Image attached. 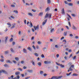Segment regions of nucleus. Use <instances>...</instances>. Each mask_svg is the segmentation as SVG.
I'll return each instance as SVG.
<instances>
[{
    "label": "nucleus",
    "instance_id": "13",
    "mask_svg": "<svg viewBox=\"0 0 79 79\" xmlns=\"http://www.w3.org/2000/svg\"><path fill=\"white\" fill-rule=\"evenodd\" d=\"M28 15L29 16H33V14H32L31 13H29Z\"/></svg>",
    "mask_w": 79,
    "mask_h": 79
},
{
    "label": "nucleus",
    "instance_id": "32",
    "mask_svg": "<svg viewBox=\"0 0 79 79\" xmlns=\"http://www.w3.org/2000/svg\"><path fill=\"white\" fill-rule=\"evenodd\" d=\"M11 77L13 78V75L11 76V77H9L8 78L9 79H11Z\"/></svg>",
    "mask_w": 79,
    "mask_h": 79
},
{
    "label": "nucleus",
    "instance_id": "61",
    "mask_svg": "<svg viewBox=\"0 0 79 79\" xmlns=\"http://www.w3.org/2000/svg\"><path fill=\"white\" fill-rule=\"evenodd\" d=\"M17 77L18 79H19V76L18 75Z\"/></svg>",
    "mask_w": 79,
    "mask_h": 79
},
{
    "label": "nucleus",
    "instance_id": "9",
    "mask_svg": "<svg viewBox=\"0 0 79 79\" xmlns=\"http://www.w3.org/2000/svg\"><path fill=\"white\" fill-rule=\"evenodd\" d=\"M19 72H16L15 73V75H19Z\"/></svg>",
    "mask_w": 79,
    "mask_h": 79
},
{
    "label": "nucleus",
    "instance_id": "57",
    "mask_svg": "<svg viewBox=\"0 0 79 79\" xmlns=\"http://www.w3.org/2000/svg\"><path fill=\"white\" fill-rule=\"evenodd\" d=\"M24 23L25 24H26V20L25 19L24 20Z\"/></svg>",
    "mask_w": 79,
    "mask_h": 79
},
{
    "label": "nucleus",
    "instance_id": "56",
    "mask_svg": "<svg viewBox=\"0 0 79 79\" xmlns=\"http://www.w3.org/2000/svg\"><path fill=\"white\" fill-rule=\"evenodd\" d=\"M56 58H58L59 57V54H57L56 55Z\"/></svg>",
    "mask_w": 79,
    "mask_h": 79
},
{
    "label": "nucleus",
    "instance_id": "20",
    "mask_svg": "<svg viewBox=\"0 0 79 79\" xmlns=\"http://www.w3.org/2000/svg\"><path fill=\"white\" fill-rule=\"evenodd\" d=\"M69 6H73V3H69Z\"/></svg>",
    "mask_w": 79,
    "mask_h": 79
},
{
    "label": "nucleus",
    "instance_id": "35",
    "mask_svg": "<svg viewBox=\"0 0 79 79\" xmlns=\"http://www.w3.org/2000/svg\"><path fill=\"white\" fill-rule=\"evenodd\" d=\"M69 24L70 27H71V22H69Z\"/></svg>",
    "mask_w": 79,
    "mask_h": 79
},
{
    "label": "nucleus",
    "instance_id": "16",
    "mask_svg": "<svg viewBox=\"0 0 79 79\" xmlns=\"http://www.w3.org/2000/svg\"><path fill=\"white\" fill-rule=\"evenodd\" d=\"M40 74L42 75L44 74V72L43 71H40Z\"/></svg>",
    "mask_w": 79,
    "mask_h": 79
},
{
    "label": "nucleus",
    "instance_id": "2",
    "mask_svg": "<svg viewBox=\"0 0 79 79\" xmlns=\"http://www.w3.org/2000/svg\"><path fill=\"white\" fill-rule=\"evenodd\" d=\"M3 73L5 74H8L6 72L3 70H2L1 71L0 70V74H1V73Z\"/></svg>",
    "mask_w": 79,
    "mask_h": 79
},
{
    "label": "nucleus",
    "instance_id": "22",
    "mask_svg": "<svg viewBox=\"0 0 79 79\" xmlns=\"http://www.w3.org/2000/svg\"><path fill=\"white\" fill-rule=\"evenodd\" d=\"M18 70V71H22V69H21V68H18L17 69Z\"/></svg>",
    "mask_w": 79,
    "mask_h": 79
},
{
    "label": "nucleus",
    "instance_id": "5",
    "mask_svg": "<svg viewBox=\"0 0 79 79\" xmlns=\"http://www.w3.org/2000/svg\"><path fill=\"white\" fill-rule=\"evenodd\" d=\"M47 19H46L44 21V22L43 23L42 25L43 26H44L45 24H46V23H47Z\"/></svg>",
    "mask_w": 79,
    "mask_h": 79
},
{
    "label": "nucleus",
    "instance_id": "12",
    "mask_svg": "<svg viewBox=\"0 0 79 79\" xmlns=\"http://www.w3.org/2000/svg\"><path fill=\"white\" fill-rule=\"evenodd\" d=\"M27 71L28 72H29V73H32V69H31V70L29 69V70H28Z\"/></svg>",
    "mask_w": 79,
    "mask_h": 79
},
{
    "label": "nucleus",
    "instance_id": "6",
    "mask_svg": "<svg viewBox=\"0 0 79 79\" xmlns=\"http://www.w3.org/2000/svg\"><path fill=\"white\" fill-rule=\"evenodd\" d=\"M15 25H16L15 23H14L12 24L13 26L11 27L10 29H11L13 28H15Z\"/></svg>",
    "mask_w": 79,
    "mask_h": 79
},
{
    "label": "nucleus",
    "instance_id": "34",
    "mask_svg": "<svg viewBox=\"0 0 79 79\" xmlns=\"http://www.w3.org/2000/svg\"><path fill=\"white\" fill-rule=\"evenodd\" d=\"M11 18H12V19H14L15 18V17L13 16V15H11L10 16Z\"/></svg>",
    "mask_w": 79,
    "mask_h": 79
},
{
    "label": "nucleus",
    "instance_id": "41",
    "mask_svg": "<svg viewBox=\"0 0 79 79\" xmlns=\"http://www.w3.org/2000/svg\"><path fill=\"white\" fill-rule=\"evenodd\" d=\"M56 64L57 65H58V66H60V64L58 63L57 62H56Z\"/></svg>",
    "mask_w": 79,
    "mask_h": 79
},
{
    "label": "nucleus",
    "instance_id": "64",
    "mask_svg": "<svg viewBox=\"0 0 79 79\" xmlns=\"http://www.w3.org/2000/svg\"><path fill=\"white\" fill-rule=\"evenodd\" d=\"M68 51H69V52H71V49L69 50Z\"/></svg>",
    "mask_w": 79,
    "mask_h": 79
},
{
    "label": "nucleus",
    "instance_id": "33",
    "mask_svg": "<svg viewBox=\"0 0 79 79\" xmlns=\"http://www.w3.org/2000/svg\"><path fill=\"white\" fill-rule=\"evenodd\" d=\"M27 49L30 51H31V48H30V47H28L27 48Z\"/></svg>",
    "mask_w": 79,
    "mask_h": 79
},
{
    "label": "nucleus",
    "instance_id": "37",
    "mask_svg": "<svg viewBox=\"0 0 79 79\" xmlns=\"http://www.w3.org/2000/svg\"><path fill=\"white\" fill-rule=\"evenodd\" d=\"M74 65H72L71 66V67L72 68H73V69L74 68Z\"/></svg>",
    "mask_w": 79,
    "mask_h": 79
},
{
    "label": "nucleus",
    "instance_id": "4",
    "mask_svg": "<svg viewBox=\"0 0 79 79\" xmlns=\"http://www.w3.org/2000/svg\"><path fill=\"white\" fill-rule=\"evenodd\" d=\"M51 63V61H44V64H50V63Z\"/></svg>",
    "mask_w": 79,
    "mask_h": 79
},
{
    "label": "nucleus",
    "instance_id": "14",
    "mask_svg": "<svg viewBox=\"0 0 79 79\" xmlns=\"http://www.w3.org/2000/svg\"><path fill=\"white\" fill-rule=\"evenodd\" d=\"M23 51L24 53H26L27 52L26 51V49H23Z\"/></svg>",
    "mask_w": 79,
    "mask_h": 79
},
{
    "label": "nucleus",
    "instance_id": "26",
    "mask_svg": "<svg viewBox=\"0 0 79 79\" xmlns=\"http://www.w3.org/2000/svg\"><path fill=\"white\" fill-rule=\"evenodd\" d=\"M5 42H6V41H7V40H8V36H6L5 37Z\"/></svg>",
    "mask_w": 79,
    "mask_h": 79
},
{
    "label": "nucleus",
    "instance_id": "8",
    "mask_svg": "<svg viewBox=\"0 0 79 79\" xmlns=\"http://www.w3.org/2000/svg\"><path fill=\"white\" fill-rule=\"evenodd\" d=\"M7 25H8V26H9V27H11V24H10V23H7Z\"/></svg>",
    "mask_w": 79,
    "mask_h": 79
},
{
    "label": "nucleus",
    "instance_id": "18",
    "mask_svg": "<svg viewBox=\"0 0 79 79\" xmlns=\"http://www.w3.org/2000/svg\"><path fill=\"white\" fill-rule=\"evenodd\" d=\"M40 16H42L43 15V12H40L39 13Z\"/></svg>",
    "mask_w": 79,
    "mask_h": 79
},
{
    "label": "nucleus",
    "instance_id": "51",
    "mask_svg": "<svg viewBox=\"0 0 79 79\" xmlns=\"http://www.w3.org/2000/svg\"><path fill=\"white\" fill-rule=\"evenodd\" d=\"M75 39H79V37L78 36H77L75 37Z\"/></svg>",
    "mask_w": 79,
    "mask_h": 79
},
{
    "label": "nucleus",
    "instance_id": "25",
    "mask_svg": "<svg viewBox=\"0 0 79 79\" xmlns=\"http://www.w3.org/2000/svg\"><path fill=\"white\" fill-rule=\"evenodd\" d=\"M71 15L72 16H73V17H75L76 16V15L74 14H71Z\"/></svg>",
    "mask_w": 79,
    "mask_h": 79
},
{
    "label": "nucleus",
    "instance_id": "28",
    "mask_svg": "<svg viewBox=\"0 0 79 79\" xmlns=\"http://www.w3.org/2000/svg\"><path fill=\"white\" fill-rule=\"evenodd\" d=\"M13 39L12 37H11V38L10 40V42H12V41H13Z\"/></svg>",
    "mask_w": 79,
    "mask_h": 79
},
{
    "label": "nucleus",
    "instance_id": "23",
    "mask_svg": "<svg viewBox=\"0 0 79 79\" xmlns=\"http://www.w3.org/2000/svg\"><path fill=\"white\" fill-rule=\"evenodd\" d=\"M60 66L61 67V68H64V66L63 65H62V64H60Z\"/></svg>",
    "mask_w": 79,
    "mask_h": 79
},
{
    "label": "nucleus",
    "instance_id": "58",
    "mask_svg": "<svg viewBox=\"0 0 79 79\" xmlns=\"http://www.w3.org/2000/svg\"><path fill=\"white\" fill-rule=\"evenodd\" d=\"M27 68H26V67H25V66H24L23 67V69H26Z\"/></svg>",
    "mask_w": 79,
    "mask_h": 79
},
{
    "label": "nucleus",
    "instance_id": "62",
    "mask_svg": "<svg viewBox=\"0 0 79 79\" xmlns=\"http://www.w3.org/2000/svg\"><path fill=\"white\" fill-rule=\"evenodd\" d=\"M21 63L22 64H24V61H21Z\"/></svg>",
    "mask_w": 79,
    "mask_h": 79
},
{
    "label": "nucleus",
    "instance_id": "40",
    "mask_svg": "<svg viewBox=\"0 0 79 79\" xmlns=\"http://www.w3.org/2000/svg\"><path fill=\"white\" fill-rule=\"evenodd\" d=\"M32 47L34 50H35V46H34V45H33Z\"/></svg>",
    "mask_w": 79,
    "mask_h": 79
},
{
    "label": "nucleus",
    "instance_id": "17",
    "mask_svg": "<svg viewBox=\"0 0 79 79\" xmlns=\"http://www.w3.org/2000/svg\"><path fill=\"white\" fill-rule=\"evenodd\" d=\"M38 65L39 66H41V65H42V63H41V62H38Z\"/></svg>",
    "mask_w": 79,
    "mask_h": 79
},
{
    "label": "nucleus",
    "instance_id": "27",
    "mask_svg": "<svg viewBox=\"0 0 79 79\" xmlns=\"http://www.w3.org/2000/svg\"><path fill=\"white\" fill-rule=\"evenodd\" d=\"M14 12H15L16 14H18V12L17 10H14Z\"/></svg>",
    "mask_w": 79,
    "mask_h": 79
},
{
    "label": "nucleus",
    "instance_id": "39",
    "mask_svg": "<svg viewBox=\"0 0 79 79\" xmlns=\"http://www.w3.org/2000/svg\"><path fill=\"white\" fill-rule=\"evenodd\" d=\"M8 52H9L8 51H6V52H5L4 53L5 54H7V53H8Z\"/></svg>",
    "mask_w": 79,
    "mask_h": 79
},
{
    "label": "nucleus",
    "instance_id": "43",
    "mask_svg": "<svg viewBox=\"0 0 79 79\" xmlns=\"http://www.w3.org/2000/svg\"><path fill=\"white\" fill-rule=\"evenodd\" d=\"M38 44H42V43L38 41Z\"/></svg>",
    "mask_w": 79,
    "mask_h": 79
},
{
    "label": "nucleus",
    "instance_id": "29",
    "mask_svg": "<svg viewBox=\"0 0 79 79\" xmlns=\"http://www.w3.org/2000/svg\"><path fill=\"white\" fill-rule=\"evenodd\" d=\"M32 64L33 65H34V66H35V63H34V62L33 61V60H32Z\"/></svg>",
    "mask_w": 79,
    "mask_h": 79
},
{
    "label": "nucleus",
    "instance_id": "59",
    "mask_svg": "<svg viewBox=\"0 0 79 79\" xmlns=\"http://www.w3.org/2000/svg\"><path fill=\"white\" fill-rule=\"evenodd\" d=\"M41 57H42V58H44V54H42L41 55Z\"/></svg>",
    "mask_w": 79,
    "mask_h": 79
},
{
    "label": "nucleus",
    "instance_id": "53",
    "mask_svg": "<svg viewBox=\"0 0 79 79\" xmlns=\"http://www.w3.org/2000/svg\"><path fill=\"white\" fill-rule=\"evenodd\" d=\"M76 56H74V57L73 58V60H75V59H76Z\"/></svg>",
    "mask_w": 79,
    "mask_h": 79
},
{
    "label": "nucleus",
    "instance_id": "15",
    "mask_svg": "<svg viewBox=\"0 0 79 79\" xmlns=\"http://www.w3.org/2000/svg\"><path fill=\"white\" fill-rule=\"evenodd\" d=\"M47 2L48 4H50L51 3V1L50 0H47Z\"/></svg>",
    "mask_w": 79,
    "mask_h": 79
},
{
    "label": "nucleus",
    "instance_id": "46",
    "mask_svg": "<svg viewBox=\"0 0 79 79\" xmlns=\"http://www.w3.org/2000/svg\"><path fill=\"white\" fill-rule=\"evenodd\" d=\"M32 11H33V12H36V10H34V9H32Z\"/></svg>",
    "mask_w": 79,
    "mask_h": 79
},
{
    "label": "nucleus",
    "instance_id": "48",
    "mask_svg": "<svg viewBox=\"0 0 79 79\" xmlns=\"http://www.w3.org/2000/svg\"><path fill=\"white\" fill-rule=\"evenodd\" d=\"M55 48H58V46L57 45H55Z\"/></svg>",
    "mask_w": 79,
    "mask_h": 79
},
{
    "label": "nucleus",
    "instance_id": "24",
    "mask_svg": "<svg viewBox=\"0 0 79 79\" xmlns=\"http://www.w3.org/2000/svg\"><path fill=\"white\" fill-rule=\"evenodd\" d=\"M15 59L16 60V61H18L19 60V58L18 57H15Z\"/></svg>",
    "mask_w": 79,
    "mask_h": 79
},
{
    "label": "nucleus",
    "instance_id": "49",
    "mask_svg": "<svg viewBox=\"0 0 79 79\" xmlns=\"http://www.w3.org/2000/svg\"><path fill=\"white\" fill-rule=\"evenodd\" d=\"M11 7H15V5H11Z\"/></svg>",
    "mask_w": 79,
    "mask_h": 79
},
{
    "label": "nucleus",
    "instance_id": "60",
    "mask_svg": "<svg viewBox=\"0 0 79 79\" xmlns=\"http://www.w3.org/2000/svg\"><path fill=\"white\" fill-rule=\"evenodd\" d=\"M21 31H19V35H21Z\"/></svg>",
    "mask_w": 79,
    "mask_h": 79
},
{
    "label": "nucleus",
    "instance_id": "11",
    "mask_svg": "<svg viewBox=\"0 0 79 79\" xmlns=\"http://www.w3.org/2000/svg\"><path fill=\"white\" fill-rule=\"evenodd\" d=\"M10 51L11 52H12V53H14L15 52V51L13 50V48H11L10 49Z\"/></svg>",
    "mask_w": 79,
    "mask_h": 79
},
{
    "label": "nucleus",
    "instance_id": "50",
    "mask_svg": "<svg viewBox=\"0 0 79 79\" xmlns=\"http://www.w3.org/2000/svg\"><path fill=\"white\" fill-rule=\"evenodd\" d=\"M35 56H38V54L37 53H35Z\"/></svg>",
    "mask_w": 79,
    "mask_h": 79
},
{
    "label": "nucleus",
    "instance_id": "44",
    "mask_svg": "<svg viewBox=\"0 0 79 79\" xmlns=\"http://www.w3.org/2000/svg\"><path fill=\"white\" fill-rule=\"evenodd\" d=\"M66 28H67V29H68V30H69V27H68V26H65Z\"/></svg>",
    "mask_w": 79,
    "mask_h": 79
},
{
    "label": "nucleus",
    "instance_id": "47",
    "mask_svg": "<svg viewBox=\"0 0 79 79\" xmlns=\"http://www.w3.org/2000/svg\"><path fill=\"white\" fill-rule=\"evenodd\" d=\"M69 69L70 71H73V69H72L71 68V67H70L69 68Z\"/></svg>",
    "mask_w": 79,
    "mask_h": 79
},
{
    "label": "nucleus",
    "instance_id": "19",
    "mask_svg": "<svg viewBox=\"0 0 79 79\" xmlns=\"http://www.w3.org/2000/svg\"><path fill=\"white\" fill-rule=\"evenodd\" d=\"M72 28L73 29V30H76V28L74 25H73V27Z\"/></svg>",
    "mask_w": 79,
    "mask_h": 79
},
{
    "label": "nucleus",
    "instance_id": "31",
    "mask_svg": "<svg viewBox=\"0 0 79 79\" xmlns=\"http://www.w3.org/2000/svg\"><path fill=\"white\" fill-rule=\"evenodd\" d=\"M72 73V72H71L70 73H69L67 74L66 75L68 76H69V75H70Z\"/></svg>",
    "mask_w": 79,
    "mask_h": 79
},
{
    "label": "nucleus",
    "instance_id": "63",
    "mask_svg": "<svg viewBox=\"0 0 79 79\" xmlns=\"http://www.w3.org/2000/svg\"><path fill=\"white\" fill-rule=\"evenodd\" d=\"M70 37H73V35L72 34H70Z\"/></svg>",
    "mask_w": 79,
    "mask_h": 79
},
{
    "label": "nucleus",
    "instance_id": "30",
    "mask_svg": "<svg viewBox=\"0 0 79 79\" xmlns=\"http://www.w3.org/2000/svg\"><path fill=\"white\" fill-rule=\"evenodd\" d=\"M64 36H66V35H67V32H64Z\"/></svg>",
    "mask_w": 79,
    "mask_h": 79
},
{
    "label": "nucleus",
    "instance_id": "52",
    "mask_svg": "<svg viewBox=\"0 0 79 79\" xmlns=\"http://www.w3.org/2000/svg\"><path fill=\"white\" fill-rule=\"evenodd\" d=\"M13 63H15V64H16V61L13 60Z\"/></svg>",
    "mask_w": 79,
    "mask_h": 79
},
{
    "label": "nucleus",
    "instance_id": "10",
    "mask_svg": "<svg viewBox=\"0 0 79 79\" xmlns=\"http://www.w3.org/2000/svg\"><path fill=\"white\" fill-rule=\"evenodd\" d=\"M6 63H12V62L10 61V60H6Z\"/></svg>",
    "mask_w": 79,
    "mask_h": 79
},
{
    "label": "nucleus",
    "instance_id": "38",
    "mask_svg": "<svg viewBox=\"0 0 79 79\" xmlns=\"http://www.w3.org/2000/svg\"><path fill=\"white\" fill-rule=\"evenodd\" d=\"M30 25L31 26V27H32L33 25H32V23H30Z\"/></svg>",
    "mask_w": 79,
    "mask_h": 79
},
{
    "label": "nucleus",
    "instance_id": "3",
    "mask_svg": "<svg viewBox=\"0 0 79 79\" xmlns=\"http://www.w3.org/2000/svg\"><path fill=\"white\" fill-rule=\"evenodd\" d=\"M34 29H35V31H36V30H37L39 29V25H38L36 27L35 26H34Z\"/></svg>",
    "mask_w": 79,
    "mask_h": 79
},
{
    "label": "nucleus",
    "instance_id": "7",
    "mask_svg": "<svg viewBox=\"0 0 79 79\" xmlns=\"http://www.w3.org/2000/svg\"><path fill=\"white\" fill-rule=\"evenodd\" d=\"M62 14H64V8H63L62 10Z\"/></svg>",
    "mask_w": 79,
    "mask_h": 79
},
{
    "label": "nucleus",
    "instance_id": "45",
    "mask_svg": "<svg viewBox=\"0 0 79 79\" xmlns=\"http://www.w3.org/2000/svg\"><path fill=\"white\" fill-rule=\"evenodd\" d=\"M72 56H73V54H70V57H69V58H71V57H72Z\"/></svg>",
    "mask_w": 79,
    "mask_h": 79
},
{
    "label": "nucleus",
    "instance_id": "36",
    "mask_svg": "<svg viewBox=\"0 0 79 79\" xmlns=\"http://www.w3.org/2000/svg\"><path fill=\"white\" fill-rule=\"evenodd\" d=\"M73 76H78V75L77 74H76L75 73H73Z\"/></svg>",
    "mask_w": 79,
    "mask_h": 79
},
{
    "label": "nucleus",
    "instance_id": "55",
    "mask_svg": "<svg viewBox=\"0 0 79 79\" xmlns=\"http://www.w3.org/2000/svg\"><path fill=\"white\" fill-rule=\"evenodd\" d=\"M1 61H2V62H3L4 60L3 59H1L0 60Z\"/></svg>",
    "mask_w": 79,
    "mask_h": 79
},
{
    "label": "nucleus",
    "instance_id": "21",
    "mask_svg": "<svg viewBox=\"0 0 79 79\" xmlns=\"http://www.w3.org/2000/svg\"><path fill=\"white\" fill-rule=\"evenodd\" d=\"M54 31V28H52L50 32L52 33V32H53Z\"/></svg>",
    "mask_w": 79,
    "mask_h": 79
},
{
    "label": "nucleus",
    "instance_id": "42",
    "mask_svg": "<svg viewBox=\"0 0 79 79\" xmlns=\"http://www.w3.org/2000/svg\"><path fill=\"white\" fill-rule=\"evenodd\" d=\"M5 67H8V65L6 64H5L4 65Z\"/></svg>",
    "mask_w": 79,
    "mask_h": 79
},
{
    "label": "nucleus",
    "instance_id": "1",
    "mask_svg": "<svg viewBox=\"0 0 79 79\" xmlns=\"http://www.w3.org/2000/svg\"><path fill=\"white\" fill-rule=\"evenodd\" d=\"M52 17V14H48L47 13L44 16V19H46L47 18H49L50 19Z\"/></svg>",
    "mask_w": 79,
    "mask_h": 79
},
{
    "label": "nucleus",
    "instance_id": "54",
    "mask_svg": "<svg viewBox=\"0 0 79 79\" xmlns=\"http://www.w3.org/2000/svg\"><path fill=\"white\" fill-rule=\"evenodd\" d=\"M44 77H46V76H47V74L44 73Z\"/></svg>",
    "mask_w": 79,
    "mask_h": 79
}]
</instances>
